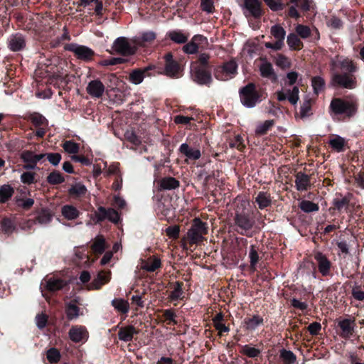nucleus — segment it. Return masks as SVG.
Segmentation results:
<instances>
[{
  "instance_id": "1",
  "label": "nucleus",
  "mask_w": 364,
  "mask_h": 364,
  "mask_svg": "<svg viewBox=\"0 0 364 364\" xmlns=\"http://www.w3.org/2000/svg\"><path fill=\"white\" fill-rule=\"evenodd\" d=\"M255 223L254 217L247 211L237 210L234 216L235 230L240 235L252 236L251 230Z\"/></svg>"
},
{
  "instance_id": "2",
  "label": "nucleus",
  "mask_w": 364,
  "mask_h": 364,
  "mask_svg": "<svg viewBox=\"0 0 364 364\" xmlns=\"http://www.w3.org/2000/svg\"><path fill=\"white\" fill-rule=\"evenodd\" d=\"M329 108L334 114L344 115L348 117L354 115L357 110V106L354 102L341 98L333 99Z\"/></svg>"
},
{
  "instance_id": "3",
  "label": "nucleus",
  "mask_w": 364,
  "mask_h": 364,
  "mask_svg": "<svg viewBox=\"0 0 364 364\" xmlns=\"http://www.w3.org/2000/svg\"><path fill=\"white\" fill-rule=\"evenodd\" d=\"M330 85L332 87L353 90L357 87V80L353 73L335 72L332 73Z\"/></svg>"
},
{
  "instance_id": "4",
  "label": "nucleus",
  "mask_w": 364,
  "mask_h": 364,
  "mask_svg": "<svg viewBox=\"0 0 364 364\" xmlns=\"http://www.w3.org/2000/svg\"><path fill=\"white\" fill-rule=\"evenodd\" d=\"M207 233V223L203 222L200 218H195L187 232V238L190 244H197L203 240L204 235Z\"/></svg>"
},
{
  "instance_id": "5",
  "label": "nucleus",
  "mask_w": 364,
  "mask_h": 364,
  "mask_svg": "<svg viewBox=\"0 0 364 364\" xmlns=\"http://www.w3.org/2000/svg\"><path fill=\"white\" fill-rule=\"evenodd\" d=\"M242 104L248 108L254 107L259 101V95L254 83H249L240 91Z\"/></svg>"
},
{
  "instance_id": "6",
  "label": "nucleus",
  "mask_w": 364,
  "mask_h": 364,
  "mask_svg": "<svg viewBox=\"0 0 364 364\" xmlns=\"http://www.w3.org/2000/svg\"><path fill=\"white\" fill-rule=\"evenodd\" d=\"M330 66L332 73L341 70L346 73H354L358 70L356 64L352 60L347 58L336 57L331 60Z\"/></svg>"
},
{
  "instance_id": "7",
  "label": "nucleus",
  "mask_w": 364,
  "mask_h": 364,
  "mask_svg": "<svg viewBox=\"0 0 364 364\" xmlns=\"http://www.w3.org/2000/svg\"><path fill=\"white\" fill-rule=\"evenodd\" d=\"M113 50L122 55H134L137 49L135 44L129 41L125 37H119L113 43Z\"/></svg>"
},
{
  "instance_id": "8",
  "label": "nucleus",
  "mask_w": 364,
  "mask_h": 364,
  "mask_svg": "<svg viewBox=\"0 0 364 364\" xmlns=\"http://www.w3.org/2000/svg\"><path fill=\"white\" fill-rule=\"evenodd\" d=\"M271 35L276 39L274 43L267 42L264 46L267 48L272 49L274 50H281L284 45V39L286 36V31L283 27L279 24L274 25L270 29Z\"/></svg>"
},
{
  "instance_id": "9",
  "label": "nucleus",
  "mask_w": 364,
  "mask_h": 364,
  "mask_svg": "<svg viewBox=\"0 0 364 364\" xmlns=\"http://www.w3.org/2000/svg\"><path fill=\"white\" fill-rule=\"evenodd\" d=\"M64 48L66 50L73 52L78 59L82 60H89L94 55V51L85 46L70 43L65 45Z\"/></svg>"
},
{
  "instance_id": "10",
  "label": "nucleus",
  "mask_w": 364,
  "mask_h": 364,
  "mask_svg": "<svg viewBox=\"0 0 364 364\" xmlns=\"http://www.w3.org/2000/svg\"><path fill=\"white\" fill-rule=\"evenodd\" d=\"M97 223L102 222L105 220L117 224L120 221V215L119 213L113 208H107L100 206L97 208L95 213Z\"/></svg>"
},
{
  "instance_id": "11",
  "label": "nucleus",
  "mask_w": 364,
  "mask_h": 364,
  "mask_svg": "<svg viewBox=\"0 0 364 364\" xmlns=\"http://www.w3.org/2000/svg\"><path fill=\"white\" fill-rule=\"evenodd\" d=\"M276 95L279 101L287 100L292 105L295 106L299 100V90L296 86L291 90L284 88L277 91Z\"/></svg>"
},
{
  "instance_id": "12",
  "label": "nucleus",
  "mask_w": 364,
  "mask_h": 364,
  "mask_svg": "<svg viewBox=\"0 0 364 364\" xmlns=\"http://www.w3.org/2000/svg\"><path fill=\"white\" fill-rule=\"evenodd\" d=\"M192 75L194 80L200 85H208L212 81L210 73L206 68L198 66V63L193 65Z\"/></svg>"
},
{
  "instance_id": "13",
  "label": "nucleus",
  "mask_w": 364,
  "mask_h": 364,
  "mask_svg": "<svg viewBox=\"0 0 364 364\" xmlns=\"http://www.w3.org/2000/svg\"><path fill=\"white\" fill-rule=\"evenodd\" d=\"M70 339L75 343L85 342L88 338V332L85 326H73L68 332Z\"/></svg>"
},
{
  "instance_id": "14",
  "label": "nucleus",
  "mask_w": 364,
  "mask_h": 364,
  "mask_svg": "<svg viewBox=\"0 0 364 364\" xmlns=\"http://www.w3.org/2000/svg\"><path fill=\"white\" fill-rule=\"evenodd\" d=\"M105 85L99 80H94L90 81L87 87V92L94 98H100L105 92Z\"/></svg>"
},
{
  "instance_id": "15",
  "label": "nucleus",
  "mask_w": 364,
  "mask_h": 364,
  "mask_svg": "<svg viewBox=\"0 0 364 364\" xmlns=\"http://www.w3.org/2000/svg\"><path fill=\"white\" fill-rule=\"evenodd\" d=\"M207 38L201 35H196L192 38L191 41L186 44L183 47V50L188 54L196 53L198 50V45L203 43H206Z\"/></svg>"
},
{
  "instance_id": "16",
  "label": "nucleus",
  "mask_w": 364,
  "mask_h": 364,
  "mask_svg": "<svg viewBox=\"0 0 364 364\" xmlns=\"http://www.w3.org/2000/svg\"><path fill=\"white\" fill-rule=\"evenodd\" d=\"M338 326L341 329V336L344 338H348L353 334L355 324L354 320L346 318L338 322Z\"/></svg>"
},
{
  "instance_id": "17",
  "label": "nucleus",
  "mask_w": 364,
  "mask_h": 364,
  "mask_svg": "<svg viewBox=\"0 0 364 364\" xmlns=\"http://www.w3.org/2000/svg\"><path fill=\"white\" fill-rule=\"evenodd\" d=\"M315 259L318 263V268L323 276H327L330 273L331 262L327 257L321 252L315 255Z\"/></svg>"
},
{
  "instance_id": "18",
  "label": "nucleus",
  "mask_w": 364,
  "mask_h": 364,
  "mask_svg": "<svg viewBox=\"0 0 364 364\" xmlns=\"http://www.w3.org/2000/svg\"><path fill=\"white\" fill-rule=\"evenodd\" d=\"M261 3L258 0H245L244 6L249 14L255 18L262 16Z\"/></svg>"
},
{
  "instance_id": "19",
  "label": "nucleus",
  "mask_w": 364,
  "mask_h": 364,
  "mask_svg": "<svg viewBox=\"0 0 364 364\" xmlns=\"http://www.w3.org/2000/svg\"><path fill=\"white\" fill-rule=\"evenodd\" d=\"M295 185L299 191H306L311 186L309 176L298 172L295 176Z\"/></svg>"
},
{
  "instance_id": "20",
  "label": "nucleus",
  "mask_w": 364,
  "mask_h": 364,
  "mask_svg": "<svg viewBox=\"0 0 364 364\" xmlns=\"http://www.w3.org/2000/svg\"><path fill=\"white\" fill-rule=\"evenodd\" d=\"M138 333V331L133 326H127L119 328L118 337L120 341L129 342L132 341L134 336Z\"/></svg>"
},
{
  "instance_id": "21",
  "label": "nucleus",
  "mask_w": 364,
  "mask_h": 364,
  "mask_svg": "<svg viewBox=\"0 0 364 364\" xmlns=\"http://www.w3.org/2000/svg\"><path fill=\"white\" fill-rule=\"evenodd\" d=\"M156 35L154 31H145L139 36L133 39V43L137 46H142L146 43H151L156 39Z\"/></svg>"
},
{
  "instance_id": "22",
  "label": "nucleus",
  "mask_w": 364,
  "mask_h": 364,
  "mask_svg": "<svg viewBox=\"0 0 364 364\" xmlns=\"http://www.w3.org/2000/svg\"><path fill=\"white\" fill-rule=\"evenodd\" d=\"M26 46L24 37L21 34H15L9 39V48L12 51H18Z\"/></svg>"
},
{
  "instance_id": "23",
  "label": "nucleus",
  "mask_w": 364,
  "mask_h": 364,
  "mask_svg": "<svg viewBox=\"0 0 364 364\" xmlns=\"http://www.w3.org/2000/svg\"><path fill=\"white\" fill-rule=\"evenodd\" d=\"M151 69V66H147L143 69L134 70L129 75V81L134 85L140 84L146 76L147 72Z\"/></svg>"
},
{
  "instance_id": "24",
  "label": "nucleus",
  "mask_w": 364,
  "mask_h": 364,
  "mask_svg": "<svg viewBox=\"0 0 364 364\" xmlns=\"http://www.w3.org/2000/svg\"><path fill=\"white\" fill-rule=\"evenodd\" d=\"M110 279V272H100L96 279L90 285V289H99L102 285L107 283Z\"/></svg>"
},
{
  "instance_id": "25",
  "label": "nucleus",
  "mask_w": 364,
  "mask_h": 364,
  "mask_svg": "<svg viewBox=\"0 0 364 364\" xmlns=\"http://www.w3.org/2000/svg\"><path fill=\"white\" fill-rule=\"evenodd\" d=\"M179 150L189 159L198 160L201 156L200 151L199 149H193L186 143L182 144L180 146Z\"/></svg>"
},
{
  "instance_id": "26",
  "label": "nucleus",
  "mask_w": 364,
  "mask_h": 364,
  "mask_svg": "<svg viewBox=\"0 0 364 364\" xmlns=\"http://www.w3.org/2000/svg\"><path fill=\"white\" fill-rule=\"evenodd\" d=\"M259 71L263 77L270 78L274 80L277 79V75L274 71L272 65L267 60H262L259 66Z\"/></svg>"
},
{
  "instance_id": "27",
  "label": "nucleus",
  "mask_w": 364,
  "mask_h": 364,
  "mask_svg": "<svg viewBox=\"0 0 364 364\" xmlns=\"http://www.w3.org/2000/svg\"><path fill=\"white\" fill-rule=\"evenodd\" d=\"M328 144L333 150L341 152L344 151L346 141L338 135H334L329 139Z\"/></svg>"
},
{
  "instance_id": "28",
  "label": "nucleus",
  "mask_w": 364,
  "mask_h": 364,
  "mask_svg": "<svg viewBox=\"0 0 364 364\" xmlns=\"http://www.w3.org/2000/svg\"><path fill=\"white\" fill-rule=\"evenodd\" d=\"M46 157L43 154H35L31 151H23L21 154V159L24 163H34L37 164L40 160Z\"/></svg>"
},
{
  "instance_id": "29",
  "label": "nucleus",
  "mask_w": 364,
  "mask_h": 364,
  "mask_svg": "<svg viewBox=\"0 0 364 364\" xmlns=\"http://www.w3.org/2000/svg\"><path fill=\"white\" fill-rule=\"evenodd\" d=\"M160 188L163 190H173L179 187L180 182L173 177H165L160 182Z\"/></svg>"
},
{
  "instance_id": "30",
  "label": "nucleus",
  "mask_w": 364,
  "mask_h": 364,
  "mask_svg": "<svg viewBox=\"0 0 364 364\" xmlns=\"http://www.w3.org/2000/svg\"><path fill=\"white\" fill-rule=\"evenodd\" d=\"M255 202L259 209H264L271 205L272 199L269 193L261 191L255 197Z\"/></svg>"
},
{
  "instance_id": "31",
  "label": "nucleus",
  "mask_w": 364,
  "mask_h": 364,
  "mask_svg": "<svg viewBox=\"0 0 364 364\" xmlns=\"http://www.w3.org/2000/svg\"><path fill=\"white\" fill-rule=\"evenodd\" d=\"M62 215L67 220H72L76 219L79 216L77 209L71 205H65L61 208Z\"/></svg>"
},
{
  "instance_id": "32",
  "label": "nucleus",
  "mask_w": 364,
  "mask_h": 364,
  "mask_svg": "<svg viewBox=\"0 0 364 364\" xmlns=\"http://www.w3.org/2000/svg\"><path fill=\"white\" fill-rule=\"evenodd\" d=\"M14 193V188L9 184H4L0 186V203H4L8 201Z\"/></svg>"
},
{
  "instance_id": "33",
  "label": "nucleus",
  "mask_w": 364,
  "mask_h": 364,
  "mask_svg": "<svg viewBox=\"0 0 364 364\" xmlns=\"http://www.w3.org/2000/svg\"><path fill=\"white\" fill-rule=\"evenodd\" d=\"M167 35L172 41L176 43H184L188 38V35L178 30L171 31Z\"/></svg>"
},
{
  "instance_id": "34",
  "label": "nucleus",
  "mask_w": 364,
  "mask_h": 364,
  "mask_svg": "<svg viewBox=\"0 0 364 364\" xmlns=\"http://www.w3.org/2000/svg\"><path fill=\"white\" fill-rule=\"evenodd\" d=\"M287 43L291 50H299L303 47L302 42L295 33H289L287 36Z\"/></svg>"
},
{
  "instance_id": "35",
  "label": "nucleus",
  "mask_w": 364,
  "mask_h": 364,
  "mask_svg": "<svg viewBox=\"0 0 364 364\" xmlns=\"http://www.w3.org/2000/svg\"><path fill=\"white\" fill-rule=\"evenodd\" d=\"M311 86L313 87L314 93L318 95L324 90L326 82L324 79L321 76H316L311 79Z\"/></svg>"
},
{
  "instance_id": "36",
  "label": "nucleus",
  "mask_w": 364,
  "mask_h": 364,
  "mask_svg": "<svg viewBox=\"0 0 364 364\" xmlns=\"http://www.w3.org/2000/svg\"><path fill=\"white\" fill-rule=\"evenodd\" d=\"M112 305L119 312L127 314L129 310L128 301L122 299H114L112 301Z\"/></svg>"
},
{
  "instance_id": "37",
  "label": "nucleus",
  "mask_w": 364,
  "mask_h": 364,
  "mask_svg": "<svg viewBox=\"0 0 364 364\" xmlns=\"http://www.w3.org/2000/svg\"><path fill=\"white\" fill-rule=\"evenodd\" d=\"M161 267V260L157 257L150 258L144 262L141 268L147 272H154Z\"/></svg>"
},
{
  "instance_id": "38",
  "label": "nucleus",
  "mask_w": 364,
  "mask_h": 364,
  "mask_svg": "<svg viewBox=\"0 0 364 364\" xmlns=\"http://www.w3.org/2000/svg\"><path fill=\"white\" fill-rule=\"evenodd\" d=\"M92 251L97 254H101L105 250V240L101 235L95 238L93 244L91 246Z\"/></svg>"
},
{
  "instance_id": "39",
  "label": "nucleus",
  "mask_w": 364,
  "mask_h": 364,
  "mask_svg": "<svg viewBox=\"0 0 364 364\" xmlns=\"http://www.w3.org/2000/svg\"><path fill=\"white\" fill-rule=\"evenodd\" d=\"M180 67L177 62L169 63L165 64L164 72L166 75L171 77H178Z\"/></svg>"
},
{
  "instance_id": "40",
  "label": "nucleus",
  "mask_w": 364,
  "mask_h": 364,
  "mask_svg": "<svg viewBox=\"0 0 364 364\" xmlns=\"http://www.w3.org/2000/svg\"><path fill=\"white\" fill-rule=\"evenodd\" d=\"M66 283L60 279H50L47 281L46 287L49 291H55L63 288Z\"/></svg>"
},
{
  "instance_id": "41",
  "label": "nucleus",
  "mask_w": 364,
  "mask_h": 364,
  "mask_svg": "<svg viewBox=\"0 0 364 364\" xmlns=\"http://www.w3.org/2000/svg\"><path fill=\"white\" fill-rule=\"evenodd\" d=\"M87 192V188L85 185L81 183H75L69 189V193L71 196L77 197L85 196Z\"/></svg>"
},
{
  "instance_id": "42",
  "label": "nucleus",
  "mask_w": 364,
  "mask_h": 364,
  "mask_svg": "<svg viewBox=\"0 0 364 364\" xmlns=\"http://www.w3.org/2000/svg\"><path fill=\"white\" fill-rule=\"evenodd\" d=\"M80 309L75 304L69 303L66 307V316L69 320H74L79 317Z\"/></svg>"
},
{
  "instance_id": "43",
  "label": "nucleus",
  "mask_w": 364,
  "mask_h": 364,
  "mask_svg": "<svg viewBox=\"0 0 364 364\" xmlns=\"http://www.w3.org/2000/svg\"><path fill=\"white\" fill-rule=\"evenodd\" d=\"M280 357L284 364H294L296 360V357L292 351L285 349L280 351Z\"/></svg>"
},
{
  "instance_id": "44",
  "label": "nucleus",
  "mask_w": 364,
  "mask_h": 364,
  "mask_svg": "<svg viewBox=\"0 0 364 364\" xmlns=\"http://www.w3.org/2000/svg\"><path fill=\"white\" fill-rule=\"evenodd\" d=\"M349 199L347 197H337L333 199V204L339 210H346L349 205Z\"/></svg>"
},
{
  "instance_id": "45",
  "label": "nucleus",
  "mask_w": 364,
  "mask_h": 364,
  "mask_svg": "<svg viewBox=\"0 0 364 364\" xmlns=\"http://www.w3.org/2000/svg\"><path fill=\"white\" fill-rule=\"evenodd\" d=\"M263 323V318L259 316H254L245 321L246 328L248 330H255L259 325Z\"/></svg>"
},
{
  "instance_id": "46",
  "label": "nucleus",
  "mask_w": 364,
  "mask_h": 364,
  "mask_svg": "<svg viewBox=\"0 0 364 364\" xmlns=\"http://www.w3.org/2000/svg\"><path fill=\"white\" fill-rule=\"evenodd\" d=\"M65 178L63 176L57 171H54L49 173L47 176V181L51 185H57L64 182Z\"/></svg>"
},
{
  "instance_id": "47",
  "label": "nucleus",
  "mask_w": 364,
  "mask_h": 364,
  "mask_svg": "<svg viewBox=\"0 0 364 364\" xmlns=\"http://www.w3.org/2000/svg\"><path fill=\"white\" fill-rule=\"evenodd\" d=\"M299 208L305 213H311L318 210V205L310 200H304L299 203Z\"/></svg>"
},
{
  "instance_id": "48",
  "label": "nucleus",
  "mask_w": 364,
  "mask_h": 364,
  "mask_svg": "<svg viewBox=\"0 0 364 364\" xmlns=\"http://www.w3.org/2000/svg\"><path fill=\"white\" fill-rule=\"evenodd\" d=\"M63 148L65 152L70 154H75L80 150V144L73 141H66L63 144Z\"/></svg>"
},
{
  "instance_id": "49",
  "label": "nucleus",
  "mask_w": 364,
  "mask_h": 364,
  "mask_svg": "<svg viewBox=\"0 0 364 364\" xmlns=\"http://www.w3.org/2000/svg\"><path fill=\"white\" fill-rule=\"evenodd\" d=\"M52 219V215L50 211L46 209H43L38 215L36 220L41 225H46L50 222Z\"/></svg>"
},
{
  "instance_id": "50",
  "label": "nucleus",
  "mask_w": 364,
  "mask_h": 364,
  "mask_svg": "<svg viewBox=\"0 0 364 364\" xmlns=\"http://www.w3.org/2000/svg\"><path fill=\"white\" fill-rule=\"evenodd\" d=\"M295 31L296 34L304 39L307 38L311 35V31L310 28L302 24L296 25L295 27Z\"/></svg>"
},
{
  "instance_id": "51",
  "label": "nucleus",
  "mask_w": 364,
  "mask_h": 364,
  "mask_svg": "<svg viewBox=\"0 0 364 364\" xmlns=\"http://www.w3.org/2000/svg\"><path fill=\"white\" fill-rule=\"evenodd\" d=\"M312 114L311 112V102L310 100H306L301 106L300 108V117L301 118H306L309 117Z\"/></svg>"
},
{
  "instance_id": "52",
  "label": "nucleus",
  "mask_w": 364,
  "mask_h": 364,
  "mask_svg": "<svg viewBox=\"0 0 364 364\" xmlns=\"http://www.w3.org/2000/svg\"><path fill=\"white\" fill-rule=\"evenodd\" d=\"M46 357L50 363H56L60 359V353L58 349L51 348L47 351Z\"/></svg>"
},
{
  "instance_id": "53",
  "label": "nucleus",
  "mask_w": 364,
  "mask_h": 364,
  "mask_svg": "<svg viewBox=\"0 0 364 364\" xmlns=\"http://www.w3.org/2000/svg\"><path fill=\"white\" fill-rule=\"evenodd\" d=\"M182 284L180 282H176L173 287V289L171 291L169 297L171 300H178L182 298L183 289Z\"/></svg>"
},
{
  "instance_id": "54",
  "label": "nucleus",
  "mask_w": 364,
  "mask_h": 364,
  "mask_svg": "<svg viewBox=\"0 0 364 364\" xmlns=\"http://www.w3.org/2000/svg\"><path fill=\"white\" fill-rule=\"evenodd\" d=\"M237 65L235 61L230 60L223 66V70L228 75H235L237 72Z\"/></svg>"
},
{
  "instance_id": "55",
  "label": "nucleus",
  "mask_w": 364,
  "mask_h": 364,
  "mask_svg": "<svg viewBox=\"0 0 364 364\" xmlns=\"http://www.w3.org/2000/svg\"><path fill=\"white\" fill-rule=\"evenodd\" d=\"M242 353L249 358H255L259 355L260 350L255 347L245 345L242 348Z\"/></svg>"
},
{
  "instance_id": "56",
  "label": "nucleus",
  "mask_w": 364,
  "mask_h": 364,
  "mask_svg": "<svg viewBox=\"0 0 364 364\" xmlns=\"http://www.w3.org/2000/svg\"><path fill=\"white\" fill-rule=\"evenodd\" d=\"M272 125L273 121L267 120L257 127L255 132L259 135L264 134Z\"/></svg>"
},
{
  "instance_id": "57",
  "label": "nucleus",
  "mask_w": 364,
  "mask_h": 364,
  "mask_svg": "<svg viewBox=\"0 0 364 364\" xmlns=\"http://www.w3.org/2000/svg\"><path fill=\"white\" fill-rule=\"evenodd\" d=\"M249 257L251 267L255 268L259 261V255L255 245L250 246Z\"/></svg>"
},
{
  "instance_id": "58",
  "label": "nucleus",
  "mask_w": 364,
  "mask_h": 364,
  "mask_svg": "<svg viewBox=\"0 0 364 364\" xmlns=\"http://www.w3.org/2000/svg\"><path fill=\"white\" fill-rule=\"evenodd\" d=\"M1 228L5 233L10 234L14 230L15 226L12 220L9 218H4L1 221Z\"/></svg>"
},
{
  "instance_id": "59",
  "label": "nucleus",
  "mask_w": 364,
  "mask_h": 364,
  "mask_svg": "<svg viewBox=\"0 0 364 364\" xmlns=\"http://www.w3.org/2000/svg\"><path fill=\"white\" fill-rule=\"evenodd\" d=\"M44 154L49 163L54 166H58L61 160V155L59 153H48Z\"/></svg>"
},
{
  "instance_id": "60",
  "label": "nucleus",
  "mask_w": 364,
  "mask_h": 364,
  "mask_svg": "<svg viewBox=\"0 0 364 364\" xmlns=\"http://www.w3.org/2000/svg\"><path fill=\"white\" fill-rule=\"evenodd\" d=\"M264 1L272 11H279L284 8L282 0H264Z\"/></svg>"
},
{
  "instance_id": "61",
  "label": "nucleus",
  "mask_w": 364,
  "mask_h": 364,
  "mask_svg": "<svg viewBox=\"0 0 364 364\" xmlns=\"http://www.w3.org/2000/svg\"><path fill=\"white\" fill-rule=\"evenodd\" d=\"M35 173L24 172L21 176V181L25 184H31L35 181Z\"/></svg>"
},
{
  "instance_id": "62",
  "label": "nucleus",
  "mask_w": 364,
  "mask_h": 364,
  "mask_svg": "<svg viewBox=\"0 0 364 364\" xmlns=\"http://www.w3.org/2000/svg\"><path fill=\"white\" fill-rule=\"evenodd\" d=\"M106 175H118L121 176L120 170H119V164L118 163L112 164L109 165L106 170Z\"/></svg>"
},
{
  "instance_id": "63",
  "label": "nucleus",
  "mask_w": 364,
  "mask_h": 364,
  "mask_svg": "<svg viewBox=\"0 0 364 364\" xmlns=\"http://www.w3.org/2000/svg\"><path fill=\"white\" fill-rule=\"evenodd\" d=\"M166 235L171 238H177L179 235L180 228L178 225L170 226L166 230Z\"/></svg>"
},
{
  "instance_id": "64",
  "label": "nucleus",
  "mask_w": 364,
  "mask_h": 364,
  "mask_svg": "<svg viewBox=\"0 0 364 364\" xmlns=\"http://www.w3.org/2000/svg\"><path fill=\"white\" fill-rule=\"evenodd\" d=\"M200 7L203 11L207 13H212L213 11V1L212 0H201Z\"/></svg>"
}]
</instances>
